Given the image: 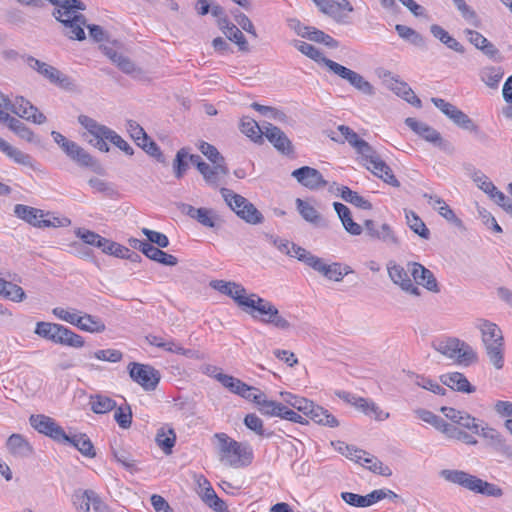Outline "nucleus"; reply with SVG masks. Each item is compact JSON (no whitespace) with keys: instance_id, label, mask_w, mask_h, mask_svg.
Masks as SVG:
<instances>
[{"instance_id":"obj_1","label":"nucleus","mask_w":512,"mask_h":512,"mask_svg":"<svg viewBox=\"0 0 512 512\" xmlns=\"http://www.w3.org/2000/svg\"><path fill=\"white\" fill-rule=\"evenodd\" d=\"M217 451L220 462L228 467L243 468L249 466L254 459L253 449L246 442H238L226 433H216Z\"/></svg>"},{"instance_id":"obj_2","label":"nucleus","mask_w":512,"mask_h":512,"mask_svg":"<svg viewBox=\"0 0 512 512\" xmlns=\"http://www.w3.org/2000/svg\"><path fill=\"white\" fill-rule=\"evenodd\" d=\"M243 304L244 307L241 309L254 320L284 331L291 328L290 322L281 315L278 308L258 294L251 293L248 300L243 302Z\"/></svg>"},{"instance_id":"obj_3","label":"nucleus","mask_w":512,"mask_h":512,"mask_svg":"<svg viewBox=\"0 0 512 512\" xmlns=\"http://www.w3.org/2000/svg\"><path fill=\"white\" fill-rule=\"evenodd\" d=\"M479 329L490 362L496 369L503 368L504 339L501 329L495 323L487 320L481 322Z\"/></svg>"},{"instance_id":"obj_4","label":"nucleus","mask_w":512,"mask_h":512,"mask_svg":"<svg viewBox=\"0 0 512 512\" xmlns=\"http://www.w3.org/2000/svg\"><path fill=\"white\" fill-rule=\"evenodd\" d=\"M296 254L299 255V261L305 263L328 280L340 282L343 280L344 276L353 273L349 265L339 262L327 264L322 258L313 255L306 249L297 248Z\"/></svg>"},{"instance_id":"obj_5","label":"nucleus","mask_w":512,"mask_h":512,"mask_svg":"<svg viewBox=\"0 0 512 512\" xmlns=\"http://www.w3.org/2000/svg\"><path fill=\"white\" fill-rule=\"evenodd\" d=\"M435 350L458 364L469 366L477 361V354L471 346L457 338H448L433 344Z\"/></svg>"},{"instance_id":"obj_6","label":"nucleus","mask_w":512,"mask_h":512,"mask_svg":"<svg viewBox=\"0 0 512 512\" xmlns=\"http://www.w3.org/2000/svg\"><path fill=\"white\" fill-rule=\"evenodd\" d=\"M28 66L37 71L40 75H42L45 79H47L50 83L64 89L67 91H75L76 84L75 81L62 73L57 68L42 62L32 56H28L26 59Z\"/></svg>"},{"instance_id":"obj_7","label":"nucleus","mask_w":512,"mask_h":512,"mask_svg":"<svg viewBox=\"0 0 512 512\" xmlns=\"http://www.w3.org/2000/svg\"><path fill=\"white\" fill-rule=\"evenodd\" d=\"M128 371L131 379L146 391L155 390L161 379L160 372L148 364L131 362Z\"/></svg>"},{"instance_id":"obj_8","label":"nucleus","mask_w":512,"mask_h":512,"mask_svg":"<svg viewBox=\"0 0 512 512\" xmlns=\"http://www.w3.org/2000/svg\"><path fill=\"white\" fill-rule=\"evenodd\" d=\"M405 124L418 136L422 137L429 143L439 147L445 152H452L453 146L450 142L443 139L441 134L428 124L418 121L415 118L408 117L405 119Z\"/></svg>"},{"instance_id":"obj_9","label":"nucleus","mask_w":512,"mask_h":512,"mask_svg":"<svg viewBox=\"0 0 512 512\" xmlns=\"http://www.w3.org/2000/svg\"><path fill=\"white\" fill-rule=\"evenodd\" d=\"M29 423L36 431L50 437L58 443L67 439V434L64 429L49 416L44 414H33L29 418Z\"/></svg>"},{"instance_id":"obj_10","label":"nucleus","mask_w":512,"mask_h":512,"mask_svg":"<svg viewBox=\"0 0 512 512\" xmlns=\"http://www.w3.org/2000/svg\"><path fill=\"white\" fill-rule=\"evenodd\" d=\"M330 66V71L332 73L339 76L341 79L346 80L351 86H353L359 92L369 96L374 95L375 90L373 85L359 73L337 62L330 63Z\"/></svg>"},{"instance_id":"obj_11","label":"nucleus","mask_w":512,"mask_h":512,"mask_svg":"<svg viewBox=\"0 0 512 512\" xmlns=\"http://www.w3.org/2000/svg\"><path fill=\"white\" fill-rule=\"evenodd\" d=\"M487 445L498 455L506 460L512 461V446L508 444L506 438L495 428L482 426L479 434Z\"/></svg>"},{"instance_id":"obj_12","label":"nucleus","mask_w":512,"mask_h":512,"mask_svg":"<svg viewBox=\"0 0 512 512\" xmlns=\"http://www.w3.org/2000/svg\"><path fill=\"white\" fill-rule=\"evenodd\" d=\"M78 122L94 137V139L89 140L90 144L101 152L109 151V146L106 143V136H108L106 131L110 130L109 127L99 124L96 120L86 115H80Z\"/></svg>"},{"instance_id":"obj_13","label":"nucleus","mask_w":512,"mask_h":512,"mask_svg":"<svg viewBox=\"0 0 512 512\" xmlns=\"http://www.w3.org/2000/svg\"><path fill=\"white\" fill-rule=\"evenodd\" d=\"M9 108L12 113L33 123L46 122V116L22 96L16 97L14 101L10 100Z\"/></svg>"},{"instance_id":"obj_14","label":"nucleus","mask_w":512,"mask_h":512,"mask_svg":"<svg viewBox=\"0 0 512 512\" xmlns=\"http://www.w3.org/2000/svg\"><path fill=\"white\" fill-rule=\"evenodd\" d=\"M387 271L391 281L400 286L401 289L414 296L420 295V289L416 287L409 277L408 270L403 266L397 264L395 261H389L387 264Z\"/></svg>"},{"instance_id":"obj_15","label":"nucleus","mask_w":512,"mask_h":512,"mask_svg":"<svg viewBox=\"0 0 512 512\" xmlns=\"http://www.w3.org/2000/svg\"><path fill=\"white\" fill-rule=\"evenodd\" d=\"M441 477L446 481L460 485L461 487L479 493L482 479L462 470L444 469L440 472Z\"/></svg>"},{"instance_id":"obj_16","label":"nucleus","mask_w":512,"mask_h":512,"mask_svg":"<svg viewBox=\"0 0 512 512\" xmlns=\"http://www.w3.org/2000/svg\"><path fill=\"white\" fill-rule=\"evenodd\" d=\"M441 477L446 481L460 485L461 487L479 493L482 479L462 470L444 469L440 472Z\"/></svg>"},{"instance_id":"obj_17","label":"nucleus","mask_w":512,"mask_h":512,"mask_svg":"<svg viewBox=\"0 0 512 512\" xmlns=\"http://www.w3.org/2000/svg\"><path fill=\"white\" fill-rule=\"evenodd\" d=\"M291 175L298 183L310 190H318L327 185V181L322 174L317 169L309 166L295 169Z\"/></svg>"},{"instance_id":"obj_18","label":"nucleus","mask_w":512,"mask_h":512,"mask_svg":"<svg viewBox=\"0 0 512 512\" xmlns=\"http://www.w3.org/2000/svg\"><path fill=\"white\" fill-rule=\"evenodd\" d=\"M179 209L183 214L196 220L204 227L215 228L217 226V221L219 220V217L216 214V212L211 208H195L190 204L181 203L179 205Z\"/></svg>"},{"instance_id":"obj_19","label":"nucleus","mask_w":512,"mask_h":512,"mask_svg":"<svg viewBox=\"0 0 512 512\" xmlns=\"http://www.w3.org/2000/svg\"><path fill=\"white\" fill-rule=\"evenodd\" d=\"M14 214L19 219L37 228L51 227V225H54L51 220L42 219L44 217L43 210L28 205L16 204L14 206Z\"/></svg>"},{"instance_id":"obj_20","label":"nucleus","mask_w":512,"mask_h":512,"mask_svg":"<svg viewBox=\"0 0 512 512\" xmlns=\"http://www.w3.org/2000/svg\"><path fill=\"white\" fill-rule=\"evenodd\" d=\"M210 286L220 293L231 297L241 308L244 307L243 302L247 301L249 298L246 289L241 284L235 282L213 280L210 282Z\"/></svg>"},{"instance_id":"obj_21","label":"nucleus","mask_w":512,"mask_h":512,"mask_svg":"<svg viewBox=\"0 0 512 512\" xmlns=\"http://www.w3.org/2000/svg\"><path fill=\"white\" fill-rule=\"evenodd\" d=\"M64 153L82 167H89L96 173L102 172L101 165L80 145L72 141Z\"/></svg>"},{"instance_id":"obj_22","label":"nucleus","mask_w":512,"mask_h":512,"mask_svg":"<svg viewBox=\"0 0 512 512\" xmlns=\"http://www.w3.org/2000/svg\"><path fill=\"white\" fill-rule=\"evenodd\" d=\"M264 135L267 140L273 144V146L284 154H290L293 152L291 141L286 134L278 127L271 123L263 124Z\"/></svg>"},{"instance_id":"obj_23","label":"nucleus","mask_w":512,"mask_h":512,"mask_svg":"<svg viewBox=\"0 0 512 512\" xmlns=\"http://www.w3.org/2000/svg\"><path fill=\"white\" fill-rule=\"evenodd\" d=\"M408 267L417 284L422 285L429 291L439 292L437 280L429 269L417 262L408 263Z\"/></svg>"},{"instance_id":"obj_24","label":"nucleus","mask_w":512,"mask_h":512,"mask_svg":"<svg viewBox=\"0 0 512 512\" xmlns=\"http://www.w3.org/2000/svg\"><path fill=\"white\" fill-rule=\"evenodd\" d=\"M441 412L454 423L469 429L475 434H479L481 427L478 424V420L470 414L452 407H442Z\"/></svg>"},{"instance_id":"obj_25","label":"nucleus","mask_w":512,"mask_h":512,"mask_svg":"<svg viewBox=\"0 0 512 512\" xmlns=\"http://www.w3.org/2000/svg\"><path fill=\"white\" fill-rule=\"evenodd\" d=\"M218 25L220 30L225 34V36L239 47L240 51L248 52L249 45L248 42L243 35V33L237 28L236 25L231 23L227 17L221 18L218 21Z\"/></svg>"},{"instance_id":"obj_26","label":"nucleus","mask_w":512,"mask_h":512,"mask_svg":"<svg viewBox=\"0 0 512 512\" xmlns=\"http://www.w3.org/2000/svg\"><path fill=\"white\" fill-rule=\"evenodd\" d=\"M353 6L348 0H326L321 12L332 17L338 23H347L344 11L352 12Z\"/></svg>"},{"instance_id":"obj_27","label":"nucleus","mask_w":512,"mask_h":512,"mask_svg":"<svg viewBox=\"0 0 512 512\" xmlns=\"http://www.w3.org/2000/svg\"><path fill=\"white\" fill-rule=\"evenodd\" d=\"M364 228L367 234L372 238L381 240L389 245L398 244V239L388 224H382L377 228L373 220H365Z\"/></svg>"},{"instance_id":"obj_28","label":"nucleus","mask_w":512,"mask_h":512,"mask_svg":"<svg viewBox=\"0 0 512 512\" xmlns=\"http://www.w3.org/2000/svg\"><path fill=\"white\" fill-rule=\"evenodd\" d=\"M382 491L373 490L371 493L363 496L352 492H342L341 498L348 505L354 507H368L382 500Z\"/></svg>"},{"instance_id":"obj_29","label":"nucleus","mask_w":512,"mask_h":512,"mask_svg":"<svg viewBox=\"0 0 512 512\" xmlns=\"http://www.w3.org/2000/svg\"><path fill=\"white\" fill-rule=\"evenodd\" d=\"M441 382L452 390L462 393H473L476 388L470 384L468 379L460 372H451L443 374L440 377Z\"/></svg>"},{"instance_id":"obj_30","label":"nucleus","mask_w":512,"mask_h":512,"mask_svg":"<svg viewBox=\"0 0 512 512\" xmlns=\"http://www.w3.org/2000/svg\"><path fill=\"white\" fill-rule=\"evenodd\" d=\"M61 443L75 447L85 457L94 458L96 456L93 443L84 433H78L72 436L67 434V439L62 440Z\"/></svg>"},{"instance_id":"obj_31","label":"nucleus","mask_w":512,"mask_h":512,"mask_svg":"<svg viewBox=\"0 0 512 512\" xmlns=\"http://www.w3.org/2000/svg\"><path fill=\"white\" fill-rule=\"evenodd\" d=\"M464 33L468 41L488 57L493 58L499 53V50L495 47V45L492 44L481 33L471 29H465Z\"/></svg>"},{"instance_id":"obj_32","label":"nucleus","mask_w":512,"mask_h":512,"mask_svg":"<svg viewBox=\"0 0 512 512\" xmlns=\"http://www.w3.org/2000/svg\"><path fill=\"white\" fill-rule=\"evenodd\" d=\"M200 480H202L203 485H205L201 493L202 501L216 512H228L226 503L218 497L208 480L204 477H201Z\"/></svg>"},{"instance_id":"obj_33","label":"nucleus","mask_w":512,"mask_h":512,"mask_svg":"<svg viewBox=\"0 0 512 512\" xmlns=\"http://www.w3.org/2000/svg\"><path fill=\"white\" fill-rule=\"evenodd\" d=\"M366 168L375 176L382 179L385 183L393 187L400 186V182L393 174L392 169L381 159V157L376 159L373 163L368 164Z\"/></svg>"},{"instance_id":"obj_34","label":"nucleus","mask_w":512,"mask_h":512,"mask_svg":"<svg viewBox=\"0 0 512 512\" xmlns=\"http://www.w3.org/2000/svg\"><path fill=\"white\" fill-rule=\"evenodd\" d=\"M306 416H308L311 420L319 425L327 426L330 428L339 426V421L334 415H332L327 409L316 405L313 402L312 407L309 408Z\"/></svg>"},{"instance_id":"obj_35","label":"nucleus","mask_w":512,"mask_h":512,"mask_svg":"<svg viewBox=\"0 0 512 512\" xmlns=\"http://www.w3.org/2000/svg\"><path fill=\"white\" fill-rule=\"evenodd\" d=\"M0 151L3 152L8 158L13 160L15 163L30 167L34 169L33 158L16 147H13L8 142L0 137Z\"/></svg>"},{"instance_id":"obj_36","label":"nucleus","mask_w":512,"mask_h":512,"mask_svg":"<svg viewBox=\"0 0 512 512\" xmlns=\"http://www.w3.org/2000/svg\"><path fill=\"white\" fill-rule=\"evenodd\" d=\"M299 52L314 60L318 64L325 65L329 70L331 68L330 63L334 62L331 59L326 58L323 53L316 48L315 46L301 41V40H293L291 43Z\"/></svg>"},{"instance_id":"obj_37","label":"nucleus","mask_w":512,"mask_h":512,"mask_svg":"<svg viewBox=\"0 0 512 512\" xmlns=\"http://www.w3.org/2000/svg\"><path fill=\"white\" fill-rule=\"evenodd\" d=\"M210 166L206 163V169L199 170L205 182L212 187H218L222 176H226L229 172L225 163H213Z\"/></svg>"},{"instance_id":"obj_38","label":"nucleus","mask_w":512,"mask_h":512,"mask_svg":"<svg viewBox=\"0 0 512 512\" xmlns=\"http://www.w3.org/2000/svg\"><path fill=\"white\" fill-rule=\"evenodd\" d=\"M355 408L364 413L366 416L373 417L378 421H384L390 416L388 412L381 410L374 401L363 397H360V399L356 402Z\"/></svg>"},{"instance_id":"obj_39","label":"nucleus","mask_w":512,"mask_h":512,"mask_svg":"<svg viewBox=\"0 0 512 512\" xmlns=\"http://www.w3.org/2000/svg\"><path fill=\"white\" fill-rule=\"evenodd\" d=\"M62 329L63 325L61 324L40 321L37 322L34 333L43 339L57 344Z\"/></svg>"},{"instance_id":"obj_40","label":"nucleus","mask_w":512,"mask_h":512,"mask_svg":"<svg viewBox=\"0 0 512 512\" xmlns=\"http://www.w3.org/2000/svg\"><path fill=\"white\" fill-rule=\"evenodd\" d=\"M78 320L79 322L76 323V327L85 332L101 333L106 329L104 322L99 317L91 314H79Z\"/></svg>"},{"instance_id":"obj_41","label":"nucleus","mask_w":512,"mask_h":512,"mask_svg":"<svg viewBox=\"0 0 512 512\" xmlns=\"http://www.w3.org/2000/svg\"><path fill=\"white\" fill-rule=\"evenodd\" d=\"M9 452L15 456H27L32 448L27 440L20 434H12L6 442Z\"/></svg>"},{"instance_id":"obj_42","label":"nucleus","mask_w":512,"mask_h":512,"mask_svg":"<svg viewBox=\"0 0 512 512\" xmlns=\"http://www.w3.org/2000/svg\"><path fill=\"white\" fill-rule=\"evenodd\" d=\"M254 403L258 405V409L263 415L270 417H279L283 407L282 403L267 399L264 393L254 397Z\"/></svg>"},{"instance_id":"obj_43","label":"nucleus","mask_w":512,"mask_h":512,"mask_svg":"<svg viewBox=\"0 0 512 512\" xmlns=\"http://www.w3.org/2000/svg\"><path fill=\"white\" fill-rule=\"evenodd\" d=\"M390 88L399 96L404 98L408 103L414 107L420 108L422 103L421 100L416 96L414 91L409 85L403 81L395 80V83H390Z\"/></svg>"},{"instance_id":"obj_44","label":"nucleus","mask_w":512,"mask_h":512,"mask_svg":"<svg viewBox=\"0 0 512 512\" xmlns=\"http://www.w3.org/2000/svg\"><path fill=\"white\" fill-rule=\"evenodd\" d=\"M89 404L96 414H104L116 408V402L112 398L101 394L91 395Z\"/></svg>"},{"instance_id":"obj_45","label":"nucleus","mask_w":512,"mask_h":512,"mask_svg":"<svg viewBox=\"0 0 512 512\" xmlns=\"http://www.w3.org/2000/svg\"><path fill=\"white\" fill-rule=\"evenodd\" d=\"M241 132L255 143L263 141L264 129L254 119L244 118L241 122Z\"/></svg>"},{"instance_id":"obj_46","label":"nucleus","mask_w":512,"mask_h":512,"mask_svg":"<svg viewBox=\"0 0 512 512\" xmlns=\"http://www.w3.org/2000/svg\"><path fill=\"white\" fill-rule=\"evenodd\" d=\"M215 378L230 392L239 396L240 394H243L245 391L249 390L246 383L231 375L218 373L215 375Z\"/></svg>"},{"instance_id":"obj_47","label":"nucleus","mask_w":512,"mask_h":512,"mask_svg":"<svg viewBox=\"0 0 512 512\" xmlns=\"http://www.w3.org/2000/svg\"><path fill=\"white\" fill-rule=\"evenodd\" d=\"M360 464L366 466L371 472L381 476L390 477L392 475L390 467L384 465L382 461L368 452L363 456Z\"/></svg>"},{"instance_id":"obj_48","label":"nucleus","mask_w":512,"mask_h":512,"mask_svg":"<svg viewBox=\"0 0 512 512\" xmlns=\"http://www.w3.org/2000/svg\"><path fill=\"white\" fill-rule=\"evenodd\" d=\"M266 238L274 247L278 249V251L290 257H295L298 259L299 255L296 254L297 248L303 249L295 243L275 235H266Z\"/></svg>"},{"instance_id":"obj_49","label":"nucleus","mask_w":512,"mask_h":512,"mask_svg":"<svg viewBox=\"0 0 512 512\" xmlns=\"http://www.w3.org/2000/svg\"><path fill=\"white\" fill-rule=\"evenodd\" d=\"M220 193L226 204L236 213L237 216L238 212L240 213L241 210H244L243 206L247 203V199L245 197L228 188H221Z\"/></svg>"},{"instance_id":"obj_50","label":"nucleus","mask_w":512,"mask_h":512,"mask_svg":"<svg viewBox=\"0 0 512 512\" xmlns=\"http://www.w3.org/2000/svg\"><path fill=\"white\" fill-rule=\"evenodd\" d=\"M155 441L165 454H171L176 442V434L173 429L166 431L161 428L157 431Z\"/></svg>"},{"instance_id":"obj_51","label":"nucleus","mask_w":512,"mask_h":512,"mask_svg":"<svg viewBox=\"0 0 512 512\" xmlns=\"http://www.w3.org/2000/svg\"><path fill=\"white\" fill-rule=\"evenodd\" d=\"M406 221L410 229L421 238L428 239L430 231L422 219L413 211H405Z\"/></svg>"},{"instance_id":"obj_52","label":"nucleus","mask_w":512,"mask_h":512,"mask_svg":"<svg viewBox=\"0 0 512 512\" xmlns=\"http://www.w3.org/2000/svg\"><path fill=\"white\" fill-rule=\"evenodd\" d=\"M340 191H341V198L344 201H346L350 204H353L356 207H359L364 210L372 209V204L367 199H365L364 197L359 195L357 192L352 191L350 188H348L346 186H342Z\"/></svg>"},{"instance_id":"obj_53","label":"nucleus","mask_w":512,"mask_h":512,"mask_svg":"<svg viewBox=\"0 0 512 512\" xmlns=\"http://www.w3.org/2000/svg\"><path fill=\"white\" fill-rule=\"evenodd\" d=\"M281 395L287 406H290L291 409L293 408L302 412L304 415H306L309 408L312 407V401L304 397H300L289 392L281 393Z\"/></svg>"},{"instance_id":"obj_54","label":"nucleus","mask_w":512,"mask_h":512,"mask_svg":"<svg viewBox=\"0 0 512 512\" xmlns=\"http://www.w3.org/2000/svg\"><path fill=\"white\" fill-rule=\"evenodd\" d=\"M395 30L397 31L398 35L401 38L409 41L411 44H413L417 47H421V48L425 47L424 37L417 31H415L414 29H412L406 25L397 24L395 26Z\"/></svg>"},{"instance_id":"obj_55","label":"nucleus","mask_w":512,"mask_h":512,"mask_svg":"<svg viewBox=\"0 0 512 512\" xmlns=\"http://www.w3.org/2000/svg\"><path fill=\"white\" fill-rule=\"evenodd\" d=\"M189 168L188 148L183 147L177 151L173 161V172L177 179L183 178Z\"/></svg>"},{"instance_id":"obj_56","label":"nucleus","mask_w":512,"mask_h":512,"mask_svg":"<svg viewBox=\"0 0 512 512\" xmlns=\"http://www.w3.org/2000/svg\"><path fill=\"white\" fill-rule=\"evenodd\" d=\"M7 126L10 130H12L15 134H17L20 138L26 140L27 142H38L32 130L20 120L13 117L12 119H10V122L7 124Z\"/></svg>"},{"instance_id":"obj_57","label":"nucleus","mask_w":512,"mask_h":512,"mask_svg":"<svg viewBox=\"0 0 512 512\" xmlns=\"http://www.w3.org/2000/svg\"><path fill=\"white\" fill-rule=\"evenodd\" d=\"M93 490L78 491L73 495V504L78 512H90L94 498Z\"/></svg>"},{"instance_id":"obj_58","label":"nucleus","mask_w":512,"mask_h":512,"mask_svg":"<svg viewBox=\"0 0 512 512\" xmlns=\"http://www.w3.org/2000/svg\"><path fill=\"white\" fill-rule=\"evenodd\" d=\"M244 210L238 212V217H240L245 222L256 225L263 222L264 217L262 213L254 206L253 203L247 200L245 206H243Z\"/></svg>"},{"instance_id":"obj_59","label":"nucleus","mask_w":512,"mask_h":512,"mask_svg":"<svg viewBox=\"0 0 512 512\" xmlns=\"http://www.w3.org/2000/svg\"><path fill=\"white\" fill-rule=\"evenodd\" d=\"M61 331L62 333H60L57 344L74 348H81L84 345V338L81 335L76 334L65 326H63Z\"/></svg>"},{"instance_id":"obj_60","label":"nucleus","mask_w":512,"mask_h":512,"mask_svg":"<svg viewBox=\"0 0 512 512\" xmlns=\"http://www.w3.org/2000/svg\"><path fill=\"white\" fill-rule=\"evenodd\" d=\"M296 205L298 212L306 221L313 224H318L320 222L321 217L318 211L308 202L298 198L296 200Z\"/></svg>"},{"instance_id":"obj_61","label":"nucleus","mask_w":512,"mask_h":512,"mask_svg":"<svg viewBox=\"0 0 512 512\" xmlns=\"http://www.w3.org/2000/svg\"><path fill=\"white\" fill-rule=\"evenodd\" d=\"M443 434L448 438L459 440L468 445L477 444V440L474 436L449 423Z\"/></svg>"},{"instance_id":"obj_62","label":"nucleus","mask_w":512,"mask_h":512,"mask_svg":"<svg viewBox=\"0 0 512 512\" xmlns=\"http://www.w3.org/2000/svg\"><path fill=\"white\" fill-rule=\"evenodd\" d=\"M504 72L501 67H487L481 72V79L490 88H497Z\"/></svg>"},{"instance_id":"obj_63","label":"nucleus","mask_w":512,"mask_h":512,"mask_svg":"<svg viewBox=\"0 0 512 512\" xmlns=\"http://www.w3.org/2000/svg\"><path fill=\"white\" fill-rule=\"evenodd\" d=\"M355 149L357 153L361 155L363 164L365 166L373 163L380 157L379 154L373 149V147L363 139L357 144Z\"/></svg>"},{"instance_id":"obj_64","label":"nucleus","mask_w":512,"mask_h":512,"mask_svg":"<svg viewBox=\"0 0 512 512\" xmlns=\"http://www.w3.org/2000/svg\"><path fill=\"white\" fill-rule=\"evenodd\" d=\"M494 410L501 417H506L505 428L512 434V402L498 400L494 404Z\"/></svg>"}]
</instances>
